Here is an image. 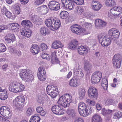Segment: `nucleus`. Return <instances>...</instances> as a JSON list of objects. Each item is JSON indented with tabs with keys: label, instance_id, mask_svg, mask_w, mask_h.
Masks as SVG:
<instances>
[{
	"label": "nucleus",
	"instance_id": "f257e3e1",
	"mask_svg": "<svg viewBox=\"0 0 122 122\" xmlns=\"http://www.w3.org/2000/svg\"><path fill=\"white\" fill-rule=\"evenodd\" d=\"M72 101V97L68 94H66L61 97L58 102L63 107H66L69 106Z\"/></svg>",
	"mask_w": 122,
	"mask_h": 122
},
{
	"label": "nucleus",
	"instance_id": "f03ea898",
	"mask_svg": "<svg viewBox=\"0 0 122 122\" xmlns=\"http://www.w3.org/2000/svg\"><path fill=\"white\" fill-rule=\"evenodd\" d=\"M25 86L21 83L15 82L9 86V90L12 92L17 93L22 92L25 89Z\"/></svg>",
	"mask_w": 122,
	"mask_h": 122
},
{
	"label": "nucleus",
	"instance_id": "7ed1b4c3",
	"mask_svg": "<svg viewBox=\"0 0 122 122\" xmlns=\"http://www.w3.org/2000/svg\"><path fill=\"white\" fill-rule=\"evenodd\" d=\"M107 35V36L103 33H101L98 35L97 38L99 43H101L103 47H107L111 43V39Z\"/></svg>",
	"mask_w": 122,
	"mask_h": 122
},
{
	"label": "nucleus",
	"instance_id": "20e7f679",
	"mask_svg": "<svg viewBox=\"0 0 122 122\" xmlns=\"http://www.w3.org/2000/svg\"><path fill=\"white\" fill-rule=\"evenodd\" d=\"M25 98L22 96L16 97L13 101V104L17 108H21L24 106Z\"/></svg>",
	"mask_w": 122,
	"mask_h": 122
},
{
	"label": "nucleus",
	"instance_id": "39448f33",
	"mask_svg": "<svg viewBox=\"0 0 122 122\" xmlns=\"http://www.w3.org/2000/svg\"><path fill=\"white\" fill-rule=\"evenodd\" d=\"M47 94L52 98H55L59 93L57 86H48L46 88Z\"/></svg>",
	"mask_w": 122,
	"mask_h": 122
},
{
	"label": "nucleus",
	"instance_id": "423d86ee",
	"mask_svg": "<svg viewBox=\"0 0 122 122\" xmlns=\"http://www.w3.org/2000/svg\"><path fill=\"white\" fill-rule=\"evenodd\" d=\"M120 35V32L118 30L114 28L109 30L107 34L108 37L114 41L119 37Z\"/></svg>",
	"mask_w": 122,
	"mask_h": 122
},
{
	"label": "nucleus",
	"instance_id": "0eeeda50",
	"mask_svg": "<svg viewBox=\"0 0 122 122\" xmlns=\"http://www.w3.org/2000/svg\"><path fill=\"white\" fill-rule=\"evenodd\" d=\"M19 75L20 77L25 81L30 80L33 76L31 73L25 69H23L19 73Z\"/></svg>",
	"mask_w": 122,
	"mask_h": 122
},
{
	"label": "nucleus",
	"instance_id": "6e6552de",
	"mask_svg": "<svg viewBox=\"0 0 122 122\" xmlns=\"http://www.w3.org/2000/svg\"><path fill=\"white\" fill-rule=\"evenodd\" d=\"M122 61V58L120 54H117V55H115L112 60L114 67L117 68H120Z\"/></svg>",
	"mask_w": 122,
	"mask_h": 122
},
{
	"label": "nucleus",
	"instance_id": "1a4fd4ad",
	"mask_svg": "<svg viewBox=\"0 0 122 122\" xmlns=\"http://www.w3.org/2000/svg\"><path fill=\"white\" fill-rule=\"evenodd\" d=\"M0 113L3 117L7 119L11 116L9 108L6 106H2L0 108Z\"/></svg>",
	"mask_w": 122,
	"mask_h": 122
},
{
	"label": "nucleus",
	"instance_id": "9d476101",
	"mask_svg": "<svg viewBox=\"0 0 122 122\" xmlns=\"http://www.w3.org/2000/svg\"><path fill=\"white\" fill-rule=\"evenodd\" d=\"M48 6L50 10L56 11L59 10L60 7V4L59 2L54 0L49 2Z\"/></svg>",
	"mask_w": 122,
	"mask_h": 122
},
{
	"label": "nucleus",
	"instance_id": "9b49d317",
	"mask_svg": "<svg viewBox=\"0 0 122 122\" xmlns=\"http://www.w3.org/2000/svg\"><path fill=\"white\" fill-rule=\"evenodd\" d=\"M88 96L93 99H96L98 96L97 89L93 86L90 87L88 91Z\"/></svg>",
	"mask_w": 122,
	"mask_h": 122
},
{
	"label": "nucleus",
	"instance_id": "f8f14e48",
	"mask_svg": "<svg viewBox=\"0 0 122 122\" xmlns=\"http://www.w3.org/2000/svg\"><path fill=\"white\" fill-rule=\"evenodd\" d=\"M84 67L85 71L87 74H89L91 72L92 66V64L87 60H84Z\"/></svg>",
	"mask_w": 122,
	"mask_h": 122
},
{
	"label": "nucleus",
	"instance_id": "ddd939ff",
	"mask_svg": "<svg viewBox=\"0 0 122 122\" xmlns=\"http://www.w3.org/2000/svg\"><path fill=\"white\" fill-rule=\"evenodd\" d=\"M51 110L54 114L58 115H61L62 114V110L60 107L58 105L53 106L51 108Z\"/></svg>",
	"mask_w": 122,
	"mask_h": 122
},
{
	"label": "nucleus",
	"instance_id": "4468645a",
	"mask_svg": "<svg viewBox=\"0 0 122 122\" xmlns=\"http://www.w3.org/2000/svg\"><path fill=\"white\" fill-rule=\"evenodd\" d=\"M106 25V23L102 20L99 19H96L95 21V25L96 27L98 29H99Z\"/></svg>",
	"mask_w": 122,
	"mask_h": 122
},
{
	"label": "nucleus",
	"instance_id": "2eb2a0df",
	"mask_svg": "<svg viewBox=\"0 0 122 122\" xmlns=\"http://www.w3.org/2000/svg\"><path fill=\"white\" fill-rule=\"evenodd\" d=\"M78 45V42L76 40L74 39L71 40L68 43V48L73 50H76L77 49Z\"/></svg>",
	"mask_w": 122,
	"mask_h": 122
},
{
	"label": "nucleus",
	"instance_id": "dca6fc26",
	"mask_svg": "<svg viewBox=\"0 0 122 122\" xmlns=\"http://www.w3.org/2000/svg\"><path fill=\"white\" fill-rule=\"evenodd\" d=\"M77 50L79 54L81 55H86L88 52L87 48L82 46H78Z\"/></svg>",
	"mask_w": 122,
	"mask_h": 122
},
{
	"label": "nucleus",
	"instance_id": "f3484780",
	"mask_svg": "<svg viewBox=\"0 0 122 122\" xmlns=\"http://www.w3.org/2000/svg\"><path fill=\"white\" fill-rule=\"evenodd\" d=\"M54 19L53 18L46 20L45 21L46 25L52 30H53V24L54 23Z\"/></svg>",
	"mask_w": 122,
	"mask_h": 122
},
{
	"label": "nucleus",
	"instance_id": "a211bd4d",
	"mask_svg": "<svg viewBox=\"0 0 122 122\" xmlns=\"http://www.w3.org/2000/svg\"><path fill=\"white\" fill-rule=\"evenodd\" d=\"M92 3V8L95 11H98L102 7L101 4L97 1H93Z\"/></svg>",
	"mask_w": 122,
	"mask_h": 122
},
{
	"label": "nucleus",
	"instance_id": "6ab92c4d",
	"mask_svg": "<svg viewBox=\"0 0 122 122\" xmlns=\"http://www.w3.org/2000/svg\"><path fill=\"white\" fill-rule=\"evenodd\" d=\"M70 28L72 32L79 35L80 26L77 24L72 25L70 27Z\"/></svg>",
	"mask_w": 122,
	"mask_h": 122
},
{
	"label": "nucleus",
	"instance_id": "aec40b11",
	"mask_svg": "<svg viewBox=\"0 0 122 122\" xmlns=\"http://www.w3.org/2000/svg\"><path fill=\"white\" fill-rule=\"evenodd\" d=\"M21 24L22 26L27 29H29L30 27H32L33 26L31 23L30 21L27 20L22 21Z\"/></svg>",
	"mask_w": 122,
	"mask_h": 122
},
{
	"label": "nucleus",
	"instance_id": "412c9836",
	"mask_svg": "<svg viewBox=\"0 0 122 122\" xmlns=\"http://www.w3.org/2000/svg\"><path fill=\"white\" fill-rule=\"evenodd\" d=\"M91 121L92 122H102V119L99 114L96 113L92 117Z\"/></svg>",
	"mask_w": 122,
	"mask_h": 122
},
{
	"label": "nucleus",
	"instance_id": "4be33fe9",
	"mask_svg": "<svg viewBox=\"0 0 122 122\" xmlns=\"http://www.w3.org/2000/svg\"><path fill=\"white\" fill-rule=\"evenodd\" d=\"M30 50L31 52L34 55L37 54L39 51V47L36 44H32Z\"/></svg>",
	"mask_w": 122,
	"mask_h": 122
},
{
	"label": "nucleus",
	"instance_id": "5701e85b",
	"mask_svg": "<svg viewBox=\"0 0 122 122\" xmlns=\"http://www.w3.org/2000/svg\"><path fill=\"white\" fill-rule=\"evenodd\" d=\"M40 33L44 36H46L50 33L49 30L45 26H43L40 28Z\"/></svg>",
	"mask_w": 122,
	"mask_h": 122
},
{
	"label": "nucleus",
	"instance_id": "b1692460",
	"mask_svg": "<svg viewBox=\"0 0 122 122\" xmlns=\"http://www.w3.org/2000/svg\"><path fill=\"white\" fill-rule=\"evenodd\" d=\"M63 46L62 45L61 42L55 41L52 44L51 47L52 48L57 49L61 48Z\"/></svg>",
	"mask_w": 122,
	"mask_h": 122
},
{
	"label": "nucleus",
	"instance_id": "393cba45",
	"mask_svg": "<svg viewBox=\"0 0 122 122\" xmlns=\"http://www.w3.org/2000/svg\"><path fill=\"white\" fill-rule=\"evenodd\" d=\"M8 25L10 26V28L12 30H17L20 27V25L16 23H10L8 24Z\"/></svg>",
	"mask_w": 122,
	"mask_h": 122
},
{
	"label": "nucleus",
	"instance_id": "a878e982",
	"mask_svg": "<svg viewBox=\"0 0 122 122\" xmlns=\"http://www.w3.org/2000/svg\"><path fill=\"white\" fill-rule=\"evenodd\" d=\"M120 13H116L115 12V11L113 10L112 8L108 12V17L112 19L114 16H118Z\"/></svg>",
	"mask_w": 122,
	"mask_h": 122
},
{
	"label": "nucleus",
	"instance_id": "bb28decb",
	"mask_svg": "<svg viewBox=\"0 0 122 122\" xmlns=\"http://www.w3.org/2000/svg\"><path fill=\"white\" fill-rule=\"evenodd\" d=\"M8 97V94L7 90L5 89L0 93V99L2 100H5Z\"/></svg>",
	"mask_w": 122,
	"mask_h": 122
},
{
	"label": "nucleus",
	"instance_id": "cd10ccee",
	"mask_svg": "<svg viewBox=\"0 0 122 122\" xmlns=\"http://www.w3.org/2000/svg\"><path fill=\"white\" fill-rule=\"evenodd\" d=\"M40 119V118L38 115L36 114L31 117L29 122H39Z\"/></svg>",
	"mask_w": 122,
	"mask_h": 122
},
{
	"label": "nucleus",
	"instance_id": "c85d7f7f",
	"mask_svg": "<svg viewBox=\"0 0 122 122\" xmlns=\"http://www.w3.org/2000/svg\"><path fill=\"white\" fill-rule=\"evenodd\" d=\"M67 114L70 117L73 118L75 117L76 116V114L75 110L73 109H70L67 111Z\"/></svg>",
	"mask_w": 122,
	"mask_h": 122
},
{
	"label": "nucleus",
	"instance_id": "c756f323",
	"mask_svg": "<svg viewBox=\"0 0 122 122\" xmlns=\"http://www.w3.org/2000/svg\"><path fill=\"white\" fill-rule=\"evenodd\" d=\"M98 75L95 73H93L92 77L91 80L93 83H97L100 81L101 78H100L99 76L96 77V76Z\"/></svg>",
	"mask_w": 122,
	"mask_h": 122
},
{
	"label": "nucleus",
	"instance_id": "7c9ffc66",
	"mask_svg": "<svg viewBox=\"0 0 122 122\" xmlns=\"http://www.w3.org/2000/svg\"><path fill=\"white\" fill-rule=\"evenodd\" d=\"M86 91L84 88H81L79 89V97L80 99H83L85 97Z\"/></svg>",
	"mask_w": 122,
	"mask_h": 122
},
{
	"label": "nucleus",
	"instance_id": "2f4dec72",
	"mask_svg": "<svg viewBox=\"0 0 122 122\" xmlns=\"http://www.w3.org/2000/svg\"><path fill=\"white\" fill-rule=\"evenodd\" d=\"M77 80L76 78H73L70 81L69 85L71 86L76 87L78 85L77 82Z\"/></svg>",
	"mask_w": 122,
	"mask_h": 122
},
{
	"label": "nucleus",
	"instance_id": "473e14b6",
	"mask_svg": "<svg viewBox=\"0 0 122 122\" xmlns=\"http://www.w3.org/2000/svg\"><path fill=\"white\" fill-rule=\"evenodd\" d=\"M20 32L21 35L27 37H29L31 36L30 33L28 31L26 30L25 29H22L20 30Z\"/></svg>",
	"mask_w": 122,
	"mask_h": 122
},
{
	"label": "nucleus",
	"instance_id": "72a5a7b5",
	"mask_svg": "<svg viewBox=\"0 0 122 122\" xmlns=\"http://www.w3.org/2000/svg\"><path fill=\"white\" fill-rule=\"evenodd\" d=\"M102 86L105 90L107 89L108 87V81L107 79H102L101 82Z\"/></svg>",
	"mask_w": 122,
	"mask_h": 122
},
{
	"label": "nucleus",
	"instance_id": "f704fd0d",
	"mask_svg": "<svg viewBox=\"0 0 122 122\" xmlns=\"http://www.w3.org/2000/svg\"><path fill=\"white\" fill-rule=\"evenodd\" d=\"M54 23L53 25V26H54L53 30L54 29L56 30L60 26L61 23L60 20H56L55 19H54Z\"/></svg>",
	"mask_w": 122,
	"mask_h": 122
},
{
	"label": "nucleus",
	"instance_id": "c9c22d12",
	"mask_svg": "<svg viewBox=\"0 0 122 122\" xmlns=\"http://www.w3.org/2000/svg\"><path fill=\"white\" fill-rule=\"evenodd\" d=\"M74 73L76 76L79 77H82L84 76V74L83 73L82 69H76Z\"/></svg>",
	"mask_w": 122,
	"mask_h": 122
},
{
	"label": "nucleus",
	"instance_id": "e433bc0d",
	"mask_svg": "<svg viewBox=\"0 0 122 122\" xmlns=\"http://www.w3.org/2000/svg\"><path fill=\"white\" fill-rule=\"evenodd\" d=\"M37 76L38 79L41 81H44L45 80L46 78V73L43 74L37 73Z\"/></svg>",
	"mask_w": 122,
	"mask_h": 122
},
{
	"label": "nucleus",
	"instance_id": "4c0bfd02",
	"mask_svg": "<svg viewBox=\"0 0 122 122\" xmlns=\"http://www.w3.org/2000/svg\"><path fill=\"white\" fill-rule=\"evenodd\" d=\"M51 56V62L55 61L57 63L59 62V60L56 59V52L55 51L52 52Z\"/></svg>",
	"mask_w": 122,
	"mask_h": 122
},
{
	"label": "nucleus",
	"instance_id": "58836bf2",
	"mask_svg": "<svg viewBox=\"0 0 122 122\" xmlns=\"http://www.w3.org/2000/svg\"><path fill=\"white\" fill-rule=\"evenodd\" d=\"M68 13L66 11H61L60 14V16L62 19H66L68 16Z\"/></svg>",
	"mask_w": 122,
	"mask_h": 122
},
{
	"label": "nucleus",
	"instance_id": "ea45409f",
	"mask_svg": "<svg viewBox=\"0 0 122 122\" xmlns=\"http://www.w3.org/2000/svg\"><path fill=\"white\" fill-rule=\"evenodd\" d=\"M105 3L107 6L110 7L114 6L115 5V2L114 0H106Z\"/></svg>",
	"mask_w": 122,
	"mask_h": 122
},
{
	"label": "nucleus",
	"instance_id": "a19ab883",
	"mask_svg": "<svg viewBox=\"0 0 122 122\" xmlns=\"http://www.w3.org/2000/svg\"><path fill=\"white\" fill-rule=\"evenodd\" d=\"M81 111H79V112L81 115L83 116L86 117L88 115V113L86 108L84 109V110H80Z\"/></svg>",
	"mask_w": 122,
	"mask_h": 122
},
{
	"label": "nucleus",
	"instance_id": "79ce46f5",
	"mask_svg": "<svg viewBox=\"0 0 122 122\" xmlns=\"http://www.w3.org/2000/svg\"><path fill=\"white\" fill-rule=\"evenodd\" d=\"M72 2H69L68 3L65 5V7L67 10H72L73 8V6L72 4Z\"/></svg>",
	"mask_w": 122,
	"mask_h": 122
},
{
	"label": "nucleus",
	"instance_id": "37998d69",
	"mask_svg": "<svg viewBox=\"0 0 122 122\" xmlns=\"http://www.w3.org/2000/svg\"><path fill=\"white\" fill-rule=\"evenodd\" d=\"M86 107L85 105V103L83 102H81L79 104L78 107V111H81L80 110H82L86 108Z\"/></svg>",
	"mask_w": 122,
	"mask_h": 122
},
{
	"label": "nucleus",
	"instance_id": "c03bdc74",
	"mask_svg": "<svg viewBox=\"0 0 122 122\" xmlns=\"http://www.w3.org/2000/svg\"><path fill=\"white\" fill-rule=\"evenodd\" d=\"M113 117L115 119H119L122 117V113L120 112H116L114 114Z\"/></svg>",
	"mask_w": 122,
	"mask_h": 122
},
{
	"label": "nucleus",
	"instance_id": "a18cd8bd",
	"mask_svg": "<svg viewBox=\"0 0 122 122\" xmlns=\"http://www.w3.org/2000/svg\"><path fill=\"white\" fill-rule=\"evenodd\" d=\"M38 17L36 16L32 15L31 18V19L34 24H39L38 23Z\"/></svg>",
	"mask_w": 122,
	"mask_h": 122
},
{
	"label": "nucleus",
	"instance_id": "49530a36",
	"mask_svg": "<svg viewBox=\"0 0 122 122\" xmlns=\"http://www.w3.org/2000/svg\"><path fill=\"white\" fill-rule=\"evenodd\" d=\"M102 113L104 116H105L108 114H109L112 112V110L109 109L106 110L104 108H103L102 109Z\"/></svg>",
	"mask_w": 122,
	"mask_h": 122
},
{
	"label": "nucleus",
	"instance_id": "de8ad7c7",
	"mask_svg": "<svg viewBox=\"0 0 122 122\" xmlns=\"http://www.w3.org/2000/svg\"><path fill=\"white\" fill-rule=\"evenodd\" d=\"M48 9L46 5L42 6L41 13L43 14H46L48 12Z\"/></svg>",
	"mask_w": 122,
	"mask_h": 122
},
{
	"label": "nucleus",
	"instance_id": "09e8293b",
	"mask_svg": "<svg viewBox=\"0 0 122 122\" xmlns=\"http://www.w3.org/2000/svg\"><path fill=\"white\" fill-rule=\"evenodd\" d=\"M7 50V48L4 44L0 43V52H4Z\"/></svg>",
	"mask_w": 122,
	"mask_h": 122
},
{
	"label": "nucleus",
	"instance_id": "8fccbe9b",
	"mask_svg": "<svg viewBox=\"0 0 122 122\" xmlns=\"http://www.w3.org/2000/svg\"><path fill=\"white\" fill-rule=\"evenodd\" d=\"M15 13L16 15L19 14L20 12V7L18 5H16L15 7Z\"/></svg>",
	"mask_w": 122,
	"mask_h": 122
},
{
	"label": "nucleus",
	"instance_id": "3c124183",
	"mask_svg": "<svg viewBox=\"0 0 122 122\" xmlns=\"http://www.w3.org/2000/svg\"><path fill=\"white\" fill-rule=\"evenodd\" d=\"M45 0H34V2L35 5H39L42 4Z\"/></svg>",
	"mask_w": 122,
	"mask_h": 122
},
{
	"label": "nucleus",
	"instance_id": "603ef678",
	"mask_svg": "<svg viewBox=\"0 0 122 122\" xmlns=\"http://www.w3.org/2000/svg\"><path fill=\"white\" fill-rule=\"evenodd\" d=\"M112 8L115 11V12L116 13H118V12L121 13L122 12V8L120 7L116 6Z\"/></svg>",
	"mask_w": 122,
	"mask_h": 122
},
{
	"label": "nucleus",
	"instance_id": "864d4df0",
	"mask_svg": "<svg viewBox=\"0 0 122 122\" xmlns=\"http://www.w3.org/2000/svg\"><path fill=\"white\" fill-rule=\"evenodd\" d=\"M8 38L14 41L15 40V36L13 34L9 33L7 35Z\"/></svg>",
	"mask_w": 122,
	"mask_h": 122
},
{
	"label": "nucleus",
	"instance_id": "5fc2aeb1",
	"mask_svg": "<svg viewBox=\"0 0 122 122\" xmlns=\"http://www.w3.org/2000/svg\"><path fill=\"white\" fill-rule=\"evenodd\" d=\"M40 48H41V50L42 51H43L44 50H46L48 48V47L46 44L42 43L41 44Z\"/></svg>",
	"mask_w": 122,
	"mask_h": 122
},
{
	"label": "nucleus",
	"instance_id": "6e6d98bb",
	"mask_svg": "<svg viewBox=\"0 0 122 122\" xmlns=\"http://www.w3.org/2000/svg\"><path fill=\"white\" fill-rule=\"evenodd\" d=\"M39 72L37 73L43 74V73H46L45 68L43 66L39 67L38 69Z\"/></svg>",
	"mask_w": 122,
	"mask_h": 122
},
{
	"label": "nucleus",
	"instance_id": "4d7b16f0",
	"mask_svg": "<svg viewBox=\"0 0 122 122\" xmlns=\"http://www.w3.org/2000/svg\"><path fill=\"white\" fill-rule=\"evenodd\" d=\"M33 113V112L31 108L29 107L27 109L26 112L27 115L29 116Z\"/></svg>",
	"mask_w": 122,
	"mask_h": 122
},
{
	"label": "nucleus",
	"instance_id": "13d9d810",
	"mask_svg": "<svg viewBox=\"0 0 122 122\" xmlns=\"http://www.w3.org/2000/svg\"><path fill=\"white\" fill-rule=\"evenodd\" d=\"M8 49L11 53L16 54V50L12 46H9L8 47Z\"/></svg>",
	"mask_w": 122,
	"mask_h": 122
},
{
	"label": "nucleus",
	"instance_id": "bf43d9fd",
	"mask_svg": "<svg viewBox=\"0 0 122 122\" xmlns=\"http://www.w3.org/2000/svg\"><path fill=\"white\" fill-rule=\"evenodd\" d=\"M77 5H82L84 3V0H76L74 2Z\"/></svg>",
	"mask_w": 122,
	"mask_h": 122
},
{
	"label": "nucleus",
	"instance_id": "052dcab7",
	"mask_svg": "<svg viewBox=\"0 0 122 122\" xmlns=\"http://www.w3.org/2000/svg\"><path fill=\"white\" fill-rule=\"evenodd\" d=\"M44 100V98L41 96L39 97L37 99V101L38 103L41 104L43 102Z\"/></svg>",
	"mask_w": 122,
	"mask_h": 122
},
{
	"label": "nucleus",
	"instance_id": "680f3d73",
	"mask_svg": "<svg viewBox=\"0 0 122 122\" xmlns=\"http://www.w3.org/2000/svg\"><path fill=\"white\" fill-rule=\"evenodd\" d=\"M86 102L87 103L91 106H94L95 104V102L94 101H91L90 99L87 100Z\"/></svg>",
	"mask_w": 122,
	"mask_h": 122
},
{
	"label": "nucleus",
	"instance_id": "e2e57ef3",
	"mask_svg": "<svg viewBox=\"0 0 122 122\" xmlns=\"http://www.w3.org/2000/svg\"><path fill=\"white\" fill-rule=\"evenodd\" d=\"M84 26L85 28V29H90L92 28V24L91 23H85Z\"/></svg>",
	"mask_w": 122,
	"mask_h": 122
},
{
	"label": "nucleus",
	"instance_id": "0e129e2a",
	"mask_svg": "<svg viewBox=\"0 0 122 122\" xmlns=\"http://www.w3.org/2000/svg\"><path fill=\"white\" fill-rule=\"evenodd\" d=\"M84 11V9L82 8H78L77 11V14L78 15H81Z\"/></svg>",
	"mask_w": 122,
	"mask_h": 122
},
{
	"label": "nucleus",
	"instance_id": "69168bd1",
	"mask_svg": "<svg viewBox=\"0 0 122 122\" xmlns=\"http://www.w3.org/2000/svg\"><path fill=\"white\" fill-rule=\"evenodd\" d=\"M75 122H84L83 119L80 117L75 118L74 120Z\"/></svg>",
	"mask_w": 122,
	"mask_h": 122
},
{
	"label": "nucleus",
	"instance_id": "338daca9",
	"mask_svg": "<svg viewBox=\"0 0 122 122\" xmlns=\"http://www.w3.org/2000/svg\"><path fill=\"white\" fill-rule=\"evenodd\" d=\"M4 14L8 18H10L11 17V13L8 10L7 11H6V12H5Z\"/></svg>",
	"mask_w": 122,
	"mask_h": 122
},
{
	"label": "nucleus",
	"instance_id": "774afa93",
	"mask_svg": "<svg viewBox=\"0 0 122 122\" xmlns=\"http://www.w3.org/2000/svg\"><path fill=\"white\" fill-rule=\"evenodd\" d=\"M113 102V100H112L108 99L106 101L105 104L106 105H110L112 104Z\"/></svg>",
	"mask_w": 122,
	"mask_h": 122
}]
</instances>
